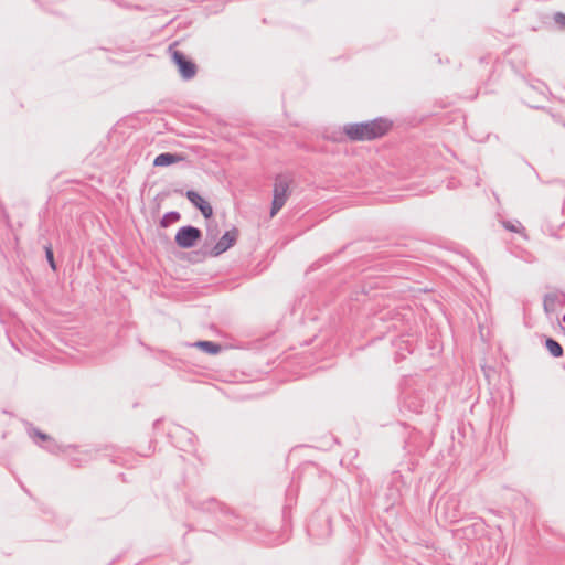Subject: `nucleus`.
Returning <instances> with one entry per match:
<instances>
[{
    "mask_svg": "<svg viewBox=\"0 0 565 565\" xmlns=\"http://www.w3.org/2000/svg\"><path fill=\"white\" fill-rule=\"evenodd\" d=\"M392 120L384 117H377L372 120L348 124L344 126L343 131L352 141H370L382 138L392 129Z\"/></svg>",
    "mask_w": 565,
    "mask_h": 565,
    "instance_id": "1",
    "label": "nucleus"
},
{
    "mask_svg": "<svg viewBox=\"0 0 565 565\" xmlns=\"http://www.w3.org/2000/svg\"><path fill=\"white\" fill-rule=\"evenodd\" d=\"M380 320L390 321V329L404 332L411 329L409 324L414 321V313L411 308H394L380 315Z\"/></svg>",
    "mask_w": 565,
    "mask_h": 565,
    "instance_id": "2",
    "label": "nucleus"
},
{
    "mask_svg": "<svg viewBox=\"0 0 565 565\" xmlns=\"http://www.w3.org/2000/svg\"><path fill=\"white\" fill-rule=\"evenodd\" d=\"M307 532L317 541L328 539L332 533L330 516L321 511H317L309 519Z\"/></svg>",
    "mask_w": 565,
    "mask_h": 565,
    "instance_id": "3",
    "label": "nucleus"
},
{
    "mask_svg": "<svg viewBox=\"0 0 565 565\" xmlns=\"http://www.w3.org/2000/svg\"><path fill=\"white\" fill-rule=\"evenodd\" d=\"M289 191V180L286 175L278 174L275 179L273 189V201L270 206V216H275L285 205Z\"/></svg>",
    "mask_w": 565,
    "mask_h": 565,
    "instance_id": "4",
    "label": "nucleus"
},
{
    "mask_svg": "<svg viewBox=\"0 0 565 565\" xmlns=\"http://www.w3.org/2000/svg\"><path fill=\"white\" fill-rule=\"evenodd\" d=\"M169 52L171 55V60L173 64L177 66L180 76L184 81L192 79L198 72L196 64L191 58H189L182 51L174 49L173 45L169 46Z\"/></svg>",
    "mask_w": 565,
    "mask_h": 565,
    "instance_id": "5",
    "label": "nucleus"
},
{
    "mask_svg": "<svg viewBox=\"0 0 565 565\" xmlns=\"http://www.w3.org/2000/svg\"><path fill=\"white\" fill-rule=\"evenodd\" d=\"M202 238V231L193 225L181 226L174 236V243L182 249L193 248Z\"/></svg>",
    "mask_w": 565,
    "mask_h": 565,
    "instance_id": "6",
    "label": "nucleus"
},
{
    "mask_svg": "<svg viewBox=\"0 0 565 565\" xmlns=\"http://www.w3.org/2000/svg\"><path fill=\"white\" fill-rule=\"evenodd\" d=\"M186 500L194 510L212 514L216 516L217 520L223 516V512H225L224 510L227 508L223 502L213 497L205 500L189 497Z\"/></svg>",
    "mask_w": 565,
    "mask_h": 565,
    "instance_id": "7",
    "label": "nucleus"
},
{
    "mask_svg": "<svg viewBox=\"0 0 565 565\" xmlns=\"http://www.w3.org/2000/svg\"><path fill=\"white\" fill-rule=\"evenodd\" d=\"M239 232L236 227L226 231L210 250L212 257H217L233 247L238 238Z\"/></svg>",
    "mask_w": 565,
    "mask_h": 565,
    "instance_id": "8",
    "label": "nucleus"
},
{
    "mask_svg": "<svg viewBox=\"0 0 565 565\" xmlns=\"http://www.w3.org/2000/svg\"><path fill=\"white\" fill-rule=\"evenodd\" d=\"M224 511L223 516L218 519V522L223 526L233 531H243L249 524L243 516L238 515L231 508L227 507Z\"/></svg>",
    "mask_w": 565,
    "mask_h": 565,
    "instance_id": "9",
    "label": "nucleus"
},
{
    "mask_svg": "<svg viewBox=\"0 0 565 565\" xmlns=\"http://www.w3.org/2000/svg\"><path fill=\"white\" fill-rule=\"evenodd\" d=\"M185 198L191 202V204L195 209H198L201 212L202 216L205 220H209L212 217V215H213L212 205L204 198H202L196 191L188 190L185 192Z\"/></svg>",
    "mask_w": 565,
    "mask_h": 565,
    "instance_id": "10",
    "label": "nucleus"
},
{
    "mask_svg": "<svg viewBox=\"0 0 565 565\" xmlns=\"http://www.w3.org/2000/svg\"><path fill=\"white\" fill-rule=\"evenodd\" d=\"M403 406L413 413L419 414L425 406V399L420 393L406 392L403 396Z\"/></svg>",
    "mask_w": 565,
    "mask_h": 565,
    "instance_id": "11",
    "label": "nucleus"
},
{
    "mask_svg": "<svg viewBox=\"0 0 565 565\" xmlns=\"http://www.w3.org/2000/svg\"><path fill=\"white\" fill-rule=\"evenodd\" d=\"M184 157L179 153H172V152H162L158 154L153 160L154 167H169L173 163L183 161Z\"/></svg>",
    "mask_w": 565,
    "mask_h": 565,
    "instance_id": "12",
    "label": "nucleus"
},
{
    "mask_svg": "<svg viewBox=\"0 0 565 565\" xmlns=\"http://www.w3.org/2000/svg\"><path fill=\"white\" fill-rule=\"evenodd\" d=\"M191 345L202 350L210 355H215L222 351V345L220 343L207 340H200Z\"/></svg>",
    "mask_w": 565,
    "mask_h": 565,
    "instance_id": "13",
    "label": "nucleus"
},
{
    "mask_svg": "<svg viewBox=\"0 0 565 565\" xmlns=\"http://www.w3.org/2000/svg\"><path fill=\"white\" fill-rule=\"evenodd\" d=\"M543 339H544V347L546 348V350L553 358L563 356L564 350L558 341H556L555 339H553L551 337H546V335H544Z\"/></svg>",
    "mask_w": 565,
    "mask_h": 565,
    "instance_id": "14",
    "label": "nucleus"
},
{
    "mask_svg": "<svg viewBox=\"0 0 565 565\" xmlns=\"http://www.w3.org/2000/svg\"><path fill=\"white\" fill-rule=\"evenodd\" d=\"M172 435L177 438L184 439L191 447L194 445L195 435L181 426H178Z\"/></svg>",
    "mask_w": 565,
    "mask_h": 565,
    "instance_id": "15",
    "label": "nucleus"
},
{
    "mask_svg": "<svg viewBox=\"0 0 565 565\" xmlns=\"http://www.w3.org/2000/svg\"><path fill=\"white\" fill-rule=\"evenodd\" d=\"M180 218H181V214L178 211H170V212H167L166 214H163L159 224L161 227L167 228L171 224L180 221Z\"/></svg>",
    "mask_w": 565,
    "mask_h": 565,
    "instance_id": "16",
    "label": "nucleus"
},
{
    "mask_svg": "<svg viewBox=\"0 0 565 565\" xmlns=\"http://www.w3.org/2000/svg\"><path fill=\"white\" fill-rule=\"evenodd\" d=\"M29 436L34 440L36 445L42 443L44 444L51 438V436L34 427L29 429Z\"/></svg>",
    "mask_w": 565,
    "mask_h": 565,
    "instance_id": "17",
    "label": "nucleus"
},
{
    "mask_svg": "<svg viewBox=\"0 0 565 565\" xmlns=\"http://www.w3.org/2000/svg\"><path fill=\"white\" fill-rule=\"evenodd\" d=\"M502 226L513 233L524 234V227L519 221H502Z\"/></svg>",
    "mask_w": 565,
    "mask_h": 565,
    "instance_id": "18",
    "label": "nucleus"
},
{
    "mask_svg": "<svg viewBox=\"0 0 565 565\" xmlns=\"http://www.w3.org/2000/svg\"><path fill=\"white\" fill-rule=\"evenodd\" d=\"M39 446H41L42 448H44L46 451L51 452V454H57L60 451H64L63 447L60 446L55 439H53L52 437L44 444H39Z\"/></svg>",
    "mask_w": 565,
    "mask_h": 565,
    "instance_id": "19",
    "label": "nucleus"
},
{
    "mask_svg": "<svg viewBox=\"0 0 565 565\" xmlns=\"http://www.w3.org/2000/svg\"><path fill=\"white\" fill-rule=\"evenodd\" d=\"M45 258L53 270H56V263L54 259V253L51 244L44 246Z\"/></svg>",
    "mask_w": 565,
    "mask_h": 565,
    "instance_id": "20",
    "label": "nucleus"
},
{
    "mask_svg": "<svg viewBox=\"0 0 565 565\" xmlns=\"http://www.w3.org/2000/svg\"><path fill=\"white\" fill-rule=\"evenodd\" d=\"M527 84H529V87L539 92L542 95H544L545 89H547L546 85L540 81H535V83L529 82Z\"/></svg>",
    "mask_w": 565,
    "mask_h": 565,
    "instance_id": "21",
    "label": "nucleus"
},
{
    "mask_svg": "<svg viewBox=\"0 0 565 565\" xmlns=\"http://www.w3.org/2000/svg\"><path fill=\"white\" fill-rule=\"evenodd\" d=\"M554 21L562 28H565V13L556 12L554 14Z\"/></svg>",
    "mask_w": 565,
    "mask_h": 565,
    "instance_id": "22",
    "label": "nucleus"
},
{
    "mask_svg": "<svg viewBox=\"0 0 565 565\" xmlns=\"http://www.w3.org/2000/svg\"><path fill=\"white\" fill-rule=\"evenodd\" d=\"M555 299H556V296H553V295H550V294L545 295V297H544V309H545V311H548L550 302L553 303L555 301Z\"/></svg>",
    "mask_w": 565,
    "mask_h": 565,
    "instance_id": "23",
    "label": "nucleus"
},
{
    "mask_svg": "<svg viewBox=\"0 0 565 565\" xmlns=\"http://www.w3.org/2000/svg\"><path fill=\"white\" fill-rule=\"evenodd\" d=\"M358 288H359L360 292H361L362 295H364V296H370L371 290H372V287L366 288V286H365V285H361V286H359Z\"/></svg>",
    "mask_w": 565,
    "mask_h": 565,
    "instance_id": "24",
    "label": "nucleus"
},
{
    "mask_svg": "<svg viewBox=\"0 0 565 565\" xmlns=\"http://www.w3.org/2000/svg\"><path fill=\"white\" fill-rule=\"evenodd\" d=\"M447 518L449 519L450 522H457L459 520V514L456 511H454L452 513L447 514Z\"/></svg>",
    "mask_w": 565,
    "mask_h": 565,
    "instance_id": "25",
    "label": "nucleus"
},
{
    "mask_svg": "<svg viewBox=\"0 0 565 565\" xmlns=\"http://www.w3.org/2000/svg\"><path fill=\"white\" fill-rule=\"evenodd\" d=\"M116 3L120 7H125V8H129V6L125 2H121V1H116Z\"/></svg>",
    "mask_w": 565,
    "mask_h": 565,
    "instance_id": "26",
    "label": "nucleus"
},
{
    "mask_svg": "<svg viewBox=\"0 0 565 565\" xmlns=\"http://www.w3.org/2000/svg\"><path fill=\"white\" fill-rule=\"evenodd\" d=\"M161 423V419H157L154 420L153 423V427L157 428L159 426V424Z\"/></svg>",
    "mask_w": 565,
    "mask_h": 565,
    "instance_id": "27",
    "label": "nucleus"
},
{
    "mask_svg": "<svg viewBox=\"0 0 565 565\" xmlns=\"http://www.w3.org/2000/svg\"><path fill=\"white\" fill-rule=\"evenodd\" d=\"M354 295H355V300H360V298L358 297V291H354Z\"/></svg>",
    "mask_w": 565,
    "mask_h": 565,
    "instance_id": "28",
    "label": "nucleus"
},
{
    "mask_svg": "<svg viewBox=\"0 0 565 565\" xmlns=\"http://www.w3.org/2000/svg\"><path fill=\"white\" fill-rule=\"evenodd\" d=\"M562 320H563V322L565 323V315L563 316V319H562Z\"/></svg>",
    "mask_w": 565,
    "mask_h": 565,
    "instance_id": "29",
    "label": "nucleus"
},
{
    "mask_svg": "<svg viewBox=\"0 0 565 565\" xmlns=\"http://www.w3.org/2000/svg\"><path fill=\"white\" fill-rule=\"evenodd\" d=\"M564 334H565V329H564Z\"/></svg>",
    "mask_w": 565,
    "mask_h": 565,
    "instance_id": "30",
    "label": "nucleus"
}]
</instances>
